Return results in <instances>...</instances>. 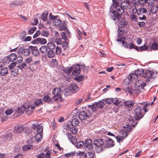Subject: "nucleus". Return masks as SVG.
Returning <instances> with one entry per match:
<instances>
[{
  "label": "nucleus",
  "mask_w": 158,
  "mask_h": 158,
  "mask_svg": "<svg viewBox=\"0 0 158 158\" xmlns=\"http://www.w3.org/2000/svg\"><path fill=\"white\" fill-rule=\"evenodd\" d=\"M127 23L123 20L122 19L119 23L118 27H126L127 25Z\"/></svg>",
  "instance_id": "c9c22d12"
},
{
  "label": "nucleus",
  "mask_w": 158,
  "mask_h": 158,
  "mask_svg": "<svg viewBox=\"0 0 158 158\" xmlns=\"http://www.w3.org/2000/svg\"><path fill=\"white\" fill-rule=\"evenodd\" d=\"M42 134L37 133L35 136V139L37 142H40L42 139Z\"/></svg>",
  "instance_id": "cd10ccee"
},
{
  "label": "nucleus",
  "mask_w": 158,
  "mask_h": 158,
  "mask_svg": "<svg viewBox=\"0 0 158 158\" xmlns=\"http://www.w3.org/2000/svg\"><path fill=\"white\" fill-rule=\"evenodd\" d=\"M130 18L133 21L137 22V21L138 17L135 15H132L130 16Z\"/></svg>",
  "instance_id": "4d7b16f0"
},
{
  "label": "nucleus",
  "mask_w": 158,
  "mask_h": 158,
  "mask_svg": "<svg viewBox=\"0 0 158 158\" xmlns=\"http://www.w3.org/2000/svg\"><path fill=\"white\" fill-rule=\"evenodd\" d=\"M61 21L58 19H55L53 22V24L54 26L58 27L61 23Z\"/></svg>",
  "instance_id": "58836bf2"
},
{
  "label": "nucleus",
  "mask_w": 158,
  "mask_h": 158,
  "mask_svg": "<svg viewBox=\"0 0 158 158\" xmlns=\"http://www.w3.org/2000/svg\"><path fill=\"white\" fill-rule=\"evenodd\" d=\"M84 145V143L82 141H80L76 143V147L78 148L82 147Z\"/></svg>",
  "instance_id": "052dcab7"
},
{
  "label": "nucleus",
  "mask_w": 158,
  "mask_h": 158,
  "mask_svg": "<svg viewBox=\"0 0 158 158\" xmlns=\"http://www.w3.org/2000/svg\"><path fill=\"white\" fill-rule=\"evenodd\" d=\"M29 48L31 50L32 54L35 56H37L39 54L37 47L30 46Z\"/></svg>",
  "instance_id": "f3484780"
},
{
  "label": "nucleus",
  "mask_w": 158,
  "mask_h": 158,
  "mask_svg": "<svg viewBox=\"0 0 158 158\" xmlns=\"http://www.w3.org/2000/svg\"><path fill=\"white\" fill-rule=\"evenodd\" d=\"M32 148V146L31 145L27 144L23 146V149L24 151H26L27 150H30Z\"/></svg>",
  "instance_id": "de8ad7c7"
},
{
  "label": "nucleus",
  "mask_w": 158,
  "mask_h": 158,
  "mask_svg": "<svg viewBox=\"0 0 158 158\" xmlns=\"http://www.w3.org/2000/svg\"><path fill=\"white\" fill-rule=\"evenodd\" d=\"M146 82L143 80L139 79L136 81L135 84V88H141L143 89L144 87L146 85Z\"/></svg>",
  "instance_id": "9d476101"
},
{
  "label": "nucleus",
  "mask_w": 158,
  "mask_h": 158,
  "mask_svg": "<svg viewBox=\"0 0 158 158\" xmlns=\"http://www.w3.org/2000/svg\"><path fill=\"white\" fill-rule=\"evenodd\" d=\"M142 107L137 106L135 110L134 113L135 114V118L136 120H139L143 116V115L142 114Z\"/></svg>",
  "instance_id": "39448f33"
},
{
  "label": "nucleus",
  "mask_w": 158,
  "mask_h": 158,
  "mask_svg": "<svg viewBox=\"0 0 158 158\" xmlns=\"http://www.w3.org/2000/svg\"><path fill=\"white\" fill-rule=\"evenodd\" d=\"M85 66L83 65H79L77 64L73 67H70V73L71 71H73L72 74L73 75L76 76L78 75L80 73V69H85Z\"/></svg>",
  "instance_id": "7ed1b4c3"
},
{
  "label": "nucleus",
  "mask_w": 158,
  "mask_h": 158,
  "mask_svg": "<svg viewBox=\"0 0 158 158\" xmlns=\"http://www.w3.org/2000/svg\"><path fill=\"white\" fill-rule=\"evenodd\" d=\"M154 74L153 72L148 70L144 73L143 76L146 79V81H148L153 76Z\"/></svg>",
  "instance_id": "f8f14e48"
},
{
  "label": "nucleus",
  "mask_w": 158,
  "mask_h": 158,
  "mask_svg": "<svg viewBox=\"0 0 158 158\" xmlns=\"http://www.w3.org/2000/svg\"><path fill=\"white\" fill-rule=\"evenodd\" d=\"M79 118L81 120H84L85 119H88L90 116H91L89 111L87 110L86 112L82 111L81 112L79 115Z\"/></svg>",
  "instance_id": "6e6552de"
},
{
  "label": "nucleus",
  "mask_w": 158,
  "mask_h": 158,
  "mask_svg": "<svg viewBox=\"0 0 158 158\" xmlns=\"http://www.w3.org/2000/svg\"><path fill=\"white\" fill-rule=\"evenodd\" d=\"M128 135L127 132H125L122 130L120 131V136H126V138Z\"/></svg>",
  "instance_id": "680f3d73"
},
{
  "label": "nucleus",
  "mask_w": 158,
  "mask_h": 158,
  "mask_svg": "<svg viewBox=\"0 0 158 158\" xmlns=\"http://www.w3.org/2000/svg\"><path fill=\"white\" fill-rule=\"evenodd\" d=\"M25 110L28 114H30L35 110V106L34 104H25Z\"/></svg>",
  "instance_id": "9b49d317"
},
{
  "label": "nucleus",
  "mask_w": 158,
  "mask_h": 158,
  "mask_svg": "<svg viewBox=\"0 0 158 158\" xmlns=\"http://www.w3.org/2000/svg\"><path fill=\"white\" fill-rule=\"evenodd\" d=\"M18 53L20 55L24 56H27L30 54V51L29 49L25 48L23 47H20L17 50Z\"/></svg>",
  "instance_id": "423d86ee"
},
{
  "label": "nucleus",
  "mask_w": 158,
  "mask_h": 158,
  "mask_svg": "<svg viewBox=\"0 0 158 158\" xmlns=\"http://www.w3.org/2000/svg\"><path fill=\"white\" fill-rule=\"evenodd\" d=\"M24 128V127L21 125L16 126L14 127V132L15 133L19 134L23 131Z\"/></svg>",
  "instance_id": "4468645a"
},
{
  "label": "nucleus",
  "mask_w": 158,
  "mask_h": 158,
  "mask_svg": "<svg viewBox=\"0 0 158 158\" xmlns=\"http://www.w3.org/2000/svg\"><path fill=\"white\" fill-rule=\"evenodd\" d=\"M70 142L74 145H75L77 142V139L75 137H73L72 135L70 134Z\"/></svg>",
  "instance_id": "f704fd0d"
},
{
  "label": "nucleus",
  "mask_w": 158,
  "mask_h": 158,
  "mask_svg": "<svg viewBox=\"0 0 158 158\" xmlns=\"http://www.w3.org/2000/svg\"><path fill=\"white\" fill-rule=\"evenodd\" d=\"M67 29V27L65 25H61L59 27V30L60 31L64 30H66Z\"/></svg>",
  "instance_id": "774afa93"
},
{
  "label": "nucleus",
  "mask_w": 158,
  "mask_h": 158,
  "mask_svg": "<svg viewBox=\"0 0 158 158\" xmlns=\"http://www.w3.org/2000/svg\"><path fill=\"white\" fill-rule=\"evenodd\" d=\"M149 47L148 46L144 45L143 46L140 47L139 48V50L140 51H143V50H147L148 48Z\"/></svg>",
  "instance_id": "13d9d810"
},
{
  "label": "nucleus",
  "mask_w": 158,
  "mask_h": 158,
  "mask_svg": "<svg viewBox=\"0 0 158 158\" xmlns=\"http://www.w3.org/2000/svg\"><path fill=\"white\" fill-rule=\"evenodd\" d=\"M25 110V105L22 106L15 110V114H16V116L18 117Z\"/></svg>",
  "instance_id": "ddd939ff"
},
{
  "label": "nucleus",
  "mask_w": 158,
  "mask_h": 158,
  "mask_svg": "<svg viewBox=\"0 0 158 158\" xmlns=\"http://www.w3.org/2000/svg\"><path fill=\"white\" fill-rule=\"evenodd\" d=\"M125 90L126 91H128L130 94H131L132 93V89L131 86L126 87Z\"/></svg>",
  "instance_id": "e2e57ef3"
},
{
  "label": "nucleus",
  "mask_w": 158,
  "mask_h": 158,
  "mask_svg": "<svg viewBox=\"0 0 158 158\" xmlns=\"http://www.w3.org/2000/svg\"><path fill=\"white\" fill-rule=\"evenodd\" d=\"M79 154V156H83L84 158H93L94 154L92 152H88L85 153L84 152H79V153H77L75 152H70V157L72 158H77V154Z\"/></svg>",
  "instance_id": "f03ea898"
},
{
  "label": "nucleus",
  "mask_w": 158,
  "mask_h": 158,
  "mask_svg": "<svg viewBox=\"0 0 158 158\" xmlns=\"http://www.w3.org/2000/svg\"><path fill=\"white\" fill-rule=\"evenodd\" d=\"M85 76L83 75H80L78 77L74 78V79L78 82L82 81L84 79Z\"/></svg>",
  "instance_id": "37998d69"
},
{
  "label": "nucleus",
  "mask_w": 158,
  "mask_h": 158,
  "mask_svg": "<svg viewBox=\"0 0 158 158\" xmlns=\"http://www.w3.org/2000/svg\"><path fill=\"white\" fill-rule=\"evenodd\" d=\"M151 49L153 50L158 49V42H154L151 46Z\"/></svg>",
  "instance_id": "4c0bfd02"
},
{
  "label": "nucleus",
  "mask_w": 158,
  "mask_h": 158,
  "mask_svg": "<svg viewBox=\"0 0 158 158\" xmlns=\"http://www.w3.org/2000/svg\"><path fill=\"white\" fill-rule=\"evenodd\" d=\"M55 55V52L54 51L49 50L47 52L48 56L49 58H53Z\"/></svg>",
  "instance_id": "473e14b6"
},
{
  "label": "nucleus",
  "mask_w": 158,
  "mask_h": 158,
  "mask_svg": "<svg viewBox=\"0 0 158 158\" xmlns=\"http://www.w3.org/2000/svg\"><path fill=\"white\" fill-rule=\"evenodd\" d=\"M63 70L64 73V76L65 78L67 77L66 80L68 81H69V78L68 77L69 73V68L68 67L65 68Z\"/></svg>",
  "instance_id": "aec40b11"
},
{
  "label": "nucleus",
  "mask_w": 158,
  "mask_h": 158,
  "mask_svg": "<svg viewBox=\"0 0 158 158\" xmlns=\"http://www.w3.org/2000/svg\"><path fill=\"white\" fill-rule=\"evenodd\" d=\"M150 105V104L147 103L143 106V109L144 110L145 112H147L148 111V107Z\"/></svg>",
  "instance_id": "69168bd1"
},
{
  "label": "nucleus",
  "mask_w": 158,
  "mask_h": 158,
  "mask_svg": "<svg viewBox=\"0 0 158 158\" xmlns=\"http://www.w3.org/2000/svg\"><path fill=\"white\" fill-rule=\"evenodd\" d=\"M26 66L25 63L23 62L21 64H19L17 67L18 68L20 69H23Z\"/></svg>",
  "instance_id": "864d4df0"
},
{
  "label": "nucleus",
  "mask_w": 158,
  "mask_h": 158,
  "mask_svg": "<svg viewBox=\"0 0 158 158\" xmlns=\"http://www.w3.org/2000/svg\"><path fill=\"white\" fill-rule=\"evenodd\" d=\"M113 98H108L106 99L105 101L107 104H110L113 103Z\"/></svg>",
  "instance_id": "5fc2aeb1"
},
{
  "label": "nucleus",
  "mask_w": 158,
  "mask_h": 158,
  "mask_svg": "<svg viewBox=\"0 0 158 158\" xmlns=\"http://www.w3.org/2000/svg\"><path fill=\"white\" fill-rule=\"evenodd\" d=\"M60 92V88H56L53 89L52 92V96L53 98L55 100H58L60 99L61 98Z\"/></svg>",
  "instance_id": "0eeeda50"
},
{
  "label": "nucleus",
  "mask_w": 158,
  "mask_h": 158,
  "mask_svg": "<svg viewBox=\"0 0 158 158\" xmlns=\"http://www.w3.org/2000/svg\"><path fill=\"white\" fill-rule=\"evenodd\" d=\"M47 47L49 50H52L55 48L56 46L53 42H49L47 44Z\"/></svg>",
  "instance_id": "412c9836"
},
{
  "label": "nucleus",
  "mask_w": 158,
  "mask_h": 158,
  "mask_svg": "<svg viewBox=\"0 0 158 158\" xmlns=\"http://www.w3.org/2000/svg\"><path fill=\"white\" fill-rule=\"evenodd\" d=\"M42 103V101L41 99H39L35 100L34 102V104L35 105V106L36 105L37 106H38L40 105Z\"/></svg>",
  "instance_id": "49530a36"
},
{
  "label": "nucleus",
  "mask_w": 158,
  "mask_h": 158,
  "mask_svg": "<svg viewBox=\"0 0 158 158\" xmlns=\"http://www.w3.org/2000/svg\"><path fill=\"white\" fill-rule=\"evenodd\" d=\"M8 68L2 65L0 66V75L2 76H5L8 74Z\"/></svg>",
  "instance_id": "2eb2a0df"
},
{
  "label": "nucleus",
  "mask_w": 158,
  "mask_h": 158,
  "mask_svg": "<svg viewBox=\"0 0 158 158\" xmlns=\"http://www.w3.org/2000/svg\"><path fill=\"white\" fill-rule=\"evenodd\" d=\"M68 42L67 41L63 42L62 43V47L65 50L68 47Z\"/></svg>",
  "instance_id": "bf43d9fd"
},
{
  "label": "nucleus",
  "mask_w": 158,
  "mask_h": 158,
  "mask_svg": "<svg viewBox=\"0 0 158 158\" xmlns=\"http://www.w3.org/2000/svg\"><path fill=\"white\" fill-rule=\"evenodd\" d=\"M94 144L96 146L100 147V150H104L105 148L103 140L101 139H97L94 141Z\"/></svg>",
  "instance_id": "1a4fd4ad"
},
{
  "label": "nucleus",
  "mask_w": 158,
  "mask_h": 158,
  "mask_svg": "<svg viewBox=\"0 0 158 158\" xmlns=\"http://www.w3.org/2000/svg\"><path fill=\"white\" fill-rule=\"evenodd\" d=\"M37 27H33L29 29L28 34H32L36 30Z\"/></svg>",
  "instance_id": "3c124183"
},
{
  "label": "nucleus",
  "mask_w": 158,
  "mask_h": 158,
  "mask_svg": "<svg viewBox=\"0 0 158 158\" xmlns=\"http://www.w3.org/2000/svg\"><path fill=\"white\" fill-rule=\"evenodd\" d=\"M23 4V2L21 1H15L11 2L10 4L11 7H15L20 6Z\"/></svg>",
  "instance_id": "a211bd4d"
},
{
  "label": "nucleus",
  "mask_w": 158,
  "mask_h": 158,
  "mask_svg": "<svg viewBox=\"0 0 158 158\" xmlns=\"http://www.w3.org/2000/svg\"><path fill=\"white\" fill-rule=\"evenodd\" d=\"M126 138V136H122L118 135L116 137L117 141L120 143L123 141V139Z\"/></svg>",
  "instance_id": "c03bdc74"
},
{
  "label": "nucleus",
  "mask_w": 158,
  "mask_h": 158,
  "mask_svg": "<svg viewBox=\"0 0 158 158\" xmlns=\"http://www.w3.org/2000/svg\"><path fill=\"white\" fill-rule=\"evenodd\" d=\"M34 129L35 128H36V131L37 133H42L43 130V127L42 126L40 125H38L37 126H34Z\"/></svg>",
  "instance_id": "c756f323"
},
{
  "label": "nucleus",
  "mask_w": 158,
  "mask_h": 158,
  "mask_svg": "<svg viewBox=\"0 0 158 158\" xmlns=\"http://www.w3.org/2000/svg\"><path fill=\"white\" fill-rule=\"evenodd\" d=\"M131 129V126L128 124L126 125L123 127V128L122 130L125 132H127V133L128 134V133L130 131Z\"/></svg>",
  "instance_id": "b1692460"
},
{
  "label": "nucleus",
  "mask_w": 158,
  "mask_h": 158,
  "mask_svg": "<svg viewBox=\"0 0 158 158\" xmlns=\"http://www.w3.org/2000/svg\"><path fill=\"white\" fill-rule=\"evenodd\" d=\"M48 48L45 45L42 46L40 49V52L42 53H46L48 50Z\"/></svg>",
  "instance_id": "2f4dec72"
},
{
  "label": "nucleus",
  "mask_w": 158,
  "mask_h": 158,
  "mask_svg": "<svg viewBox=\"0 0 158 158\" xmlns=\"http://www.w3.org/2000/svg\"><path fill=\"white\" fill-rule=\"evenodd\" d=\"M48 15V13L47 12H45L43 13L42 15L41 18L44 21H47V17Z\"/></svg>",
  "instance_id": "79ce46f5"
},
{
  "label": "nucleus",
  "mask_w": 158,
  "mask_h": 158,
  "mask_svg": "<svg viewBox=\"0 0 158 158\" xmlns=\"http://www.w3.org/2000/svg\"><path fill=\"white\" fill-rule=\"evenodd\" d=\"M125 37L122 36L120 39H117V41L122 42L123 43V45L126 48H129V49L134 48L138 51L139 50L138 47L135 45L133 43L130 44V45L127 44V42L125 43Z\"/></svg>",
  "instance_id": "20e7f679"
},
{
  "label": "nucleus",
  "mask_w": 158,
  "mask_h": 158,
  "mask_svg": "<svg viewBox=\"0 0 158 158\" xmlns=\"http://www.w3.org/2000/svg\"><path fill=\"white\" fill-rule=\"evenodd\" d=\"M10 61V60L8 56L4 58L2 60V62L4 64H8Z\"/></svg>",
  "instance_id": "09e8293b"
},
{
  "label": "nucleus",
  "mask_w": 158,
  "mask_h": 158,
  "mask_svg": "<svg viewBox=\"0 0 158 158\" xmlns=\"http://www.w3.org/2000/svg\"><path fill=\"white\" fill-rule=\"evenodd\" d=\"M97 105L95 103L94 104H93L91 106H89V107H90L91 109L92 110L93 112H95L96 111L97 109Z\"/></svg>",
  "instance_id": "6e6d98bb"
},
{
  "label": "nucleus",
  "mask_w": 158,
  "mask_h": 158,
  "mask_svg": "<svg viewBox=\"0 0 158 158\" xmlns=\"http://www.w3.org/2000/svg\"><path fill=\"white\" fill-rule=\"evenodd\" d=\"M79 90L77 85L75 84H73L70 85V94L71 92L72 94H74Z\"/></svg>",
  "instance_id": "dca6fc26"
},
{
  "label": "nucleus",
  "mask_w": 158,
  "mask_h": 158,
  "mask_svg": "<svg viewBox=\"0 0 158 158\" xmlns=\"http://www.w3.org/2000/svg\"><path fill=\"white\" fill-rule=\"evenodd\" d=\"M79 123V121L77 118L73 119L71 122L70 124L72 126L76 127Z\"/></svg>",
  "instance_id": "a878e982"
},
{
  "label": "nucleus",
  "mask_w": 158,
  "mask_h": 158,
  "mask_svg": "<svg viewBox=\"0 0 158 158\" xmlns=\"http://www.w3.org/2000/svg\"><path fill=\"white\" fill-rule=\"evenodd\" d=\"M129 80L131 81H135L136 79L138 78V77L136 74L135 73H132L129 75L128 77Z\"/></svg>",
  "instance_id": "bb28decb"
},
{
  "label": "nucleus",
  "mask_w": 158,
  "mask_h": 158,
  "mask_svg": "<svg viewBox=\"0 0 158 158\" xmlns=\"http://www.w3.org/2000/svg\"><path fill=\"white\" fill-rule=\"evenodd\" d=\"M113 103L115 106H118L119 103V101L117 98H113Z\"/></svg>",
  "instance_id": "0e129e2a"
},
{
  "label": "nucleus",
  "mask_w": 158,
  "mask_h": 158,
  "mask_svg": "<svg viewBox=\"0 0 158 158\" xmlns=\"http://www.w3.org/2000/svg\"><path fill=\"white\" fill-rule=\"evenodd\" d=\"M41 34L44 37H48L49 33L47 31L42 30L41 32Z\"/></svg>",
  "instance_id": "603ef678"
},
{
  "label": "nucleus",
  "mask_w": 158,
  "mask_h": 158,
  "mask_svg": "<svg viewBox=\"0 0 158 158\" xmlns=\"http://www.w3.org/2000/svg\"><path fill=\"white\" fill-rule=\"evenodd\" d=\"M52 100V98L48 95L45 96L43 98V100L46 102H49Z\"/></svg>",
  "instance_id": "a18cd8bd"
},
{
  "label": "nucleus",
  "mask_w": 158,
  "mask_h": 158,
  "mask_svg": "<svg viewBox=\"0 0 158 158\" xmlns=\"http://www.w3.org/2000/svg\"><path fill=\"white\" fill-rule=\"evenodd\" d=\"M107 147L110 148L113 147L114 144V142L111 139L109 138L106 141Z\"/></svg>",
  "instance_id": "393cba45"
},
{
  "label": "nucleus",
  "mask_w": 158,
  "mask_h": 158,
  "mask_svg": "<svg viewBox=\"0 0 158 158\" xmlns=\"http://www.w3.org/2000/svg\"><path fill=\"white\" fill-rule=\"evenodd\" d=\"M8 57L10 61H13L16 59L17 55L15 53H12L9 55Z\"/></svg>",
  "instance_id": "7c9ffc66"
},
{
  "label": "nucleus",
  "mask_w": 158,
  "mask_h": 158,
  "mask_svg": "<svg viewBox=\"0 0 158 158\" xmlns=\"http://www.w3.org/2000/svg\"><path fill=\"white\" fill-rule=\"evenodd\" d=\"M147 10L145 8H140L137 9V14L138 15H140L142 13H146Z\"/></svg>",
  "instance_id": "c85d7f7f"
},
{
  "label": "nucleus",
  "mask_w": 158,
  "mask_h": 158,
  "mask_svg": "<svg viewBox=\"0 0 158 158\" xmlns=\"http://www.w3.org/2000/svg\"><path fill=\"white\" fill-rule=\"evenodd\" d=\"M70 131L73 134H75L77 131V128L76 127L73 126V127H70Z\"/></svg>",
  "instance_id": "a19ab883"
},
{
  "label": "nucleus",
  "mask_w": 158,
  "mask_h": 158,
  "mask_svg": "<svg viewBox=\"0 0 158 158\" xmlns=\"http://www.w3.org/2000/svg\"><path fill=\"white\" fill-rule=\"evenodd\" d=\"M125 105L128 108L131 107L134 104V102L131 101H127L124 103Z\"/></svg>",
  "instance_id": "4be33fe9"
},
{
  "label": "nucleus",
  "mask_w": 158,
  "mask_h": 158,
  "mask_svg": "<svg viewBox=\"0 0 158 158\" xmlns=\"http://www.w3.org/2000/svg\"><path fill=\"white\" fill-rule=\"evenodd\" d=\"M16 63L15 62H13L11 63L8 66V67L9 69L10 70H12V69L16 66Z\"/></svg>",
  "instance_id": "338daca9"
},
{
  "label": "nucleus",
  "mask_w": 158,
  "mask_h": 158,
  "mask_svg": "<svg viewBox=\"0 0 158 158\" xmlns=\"http://www.w3.org/2000/svg\"><path fill=\"white\" fill-rule=\"evenodd\" d=\"M85 145L87 148L89 149H92L94 147L91 139H88L85 141Z\"/></svg>",
  "instance_id": "6ab92c4d"
},
{
  "label": "nucleus",
  "mask_w": 158,
  "mask_h": 158,
  "mask_svg": "<svg viewBox=\"0 0 158 158\" xmlns=\"http://www.w3.org/2000/svg\"><path fill=\"white\" fill-rule=\"evenodd\" d=\"M37 43L40 44H46L47 42L46 40L44 38H37Z\"/></svg>",
  "instance_id": "5701e85b"
},
{
  "label": "nucleus",
  "mask_w": 158,
  "mask_h": 158,
  "mask_svg": "<svg viewBox=\"0 0 158 158\" xmlns=\"http://www.w3.org/2000/svg\"><path fill=\"white\" fill-rule=\"evenodd\" d=\"M63 131L64 132H67L69 130V123L64 124L63 127Z\"/></svg>",
  "instance_id": "8fccbe9b"
},
{
  "label": "nucleus",
  "mask_w": 158,
  "mask_h": 158,
  "mask_svg": "<svg viewBox=\"0 0 158 158\" xmlns=\"http://www.w3.org/2000/svg\"><path fill=\"white\" fill-rule=\"evenodd\" d=\"M120 0H113V5L111 6V8L112 6L114 8L116 9V10H113L112 11L113 16L112 18L114 20L117 19L118 21L121 17V15L124 12V9H126L128 6V4L126 2H122L121 4V6H119L118 2Z\"/></svg>",
  "instance_id": "f257e3e1"
},
{
  "label": "nucleus",
  "mask_w": 158,
  "mask_h": 158,
  "mask_svg": "<svg viewBox=\"0 0 158 158\" xmlns=\"http://www.w3.org/2000/svg\"><path fill=\"white\" fill-rule=\"evenodd\" d=\"M14 108L6 110L5 111V113L7 115H10L14 112Z\"/></svg>",
  "instance_id": "ea45409f"
},
{
  "label": "nucleus",
  "mask_w": 158,
  "mask_h": 158,
  "mask_svg": "<svg viewBox=\"0 0 158 158\" xmlns=\"http://www.w3.org/2000/svg\"><path fill=\"white\" fill-rule=\"evenodd\" d=\"M143 73V70L142 69H138L136 70L135 71V74L138 76L141 75Z\"/></svg>",
  "instance_id": "e433bc0d"
},
{
  "label": "nucleus",
  "mask_w": 158,
  "mask_h": 158,
  "mask_svg": "<svg viewBox=\"0 0 158 158\" xmlns=\"http://www.w3.org/2000/svg\"><path fill=\"white\" fill-rule=\"evenodd\" d=\"M98 108L102 109L105 105L104 101L103 100L99 101V102L96 103Z\"/></svg>",
  "instance_id": "72a5a7b5"
}]
</instances>
